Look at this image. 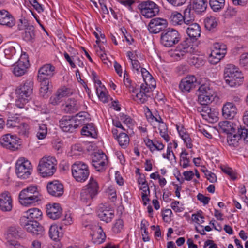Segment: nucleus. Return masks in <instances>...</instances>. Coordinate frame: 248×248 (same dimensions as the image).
<instances>
[{"mask_svg": "<svg viewBox=\"0 0 248 248\" xmlns=\"http://www.w3.org/2000/svg\"><path fill=\"white\" fill-rule=\"evenodd\" d=\"M18 198L20 203L24 206L33 205L41 200L40 189L36 185H31L20 192Z\"/></svg>", "mask_w": 248, "mask_h": 248, "instance_id": "obj_1", "label": "nucleus"}, {"mask_svg": "<svg viewBox=\"0 0 248 248\" xmlns=\"http://www.w3.org/2000/svg\"><path fill=\"white\" fill-rule=\"evenodd\" d=\"M243 77L238 69L232 64H228L224 71L225 83L231 87H235L241 85Z\"/></svg>", "mask_w": 248, "mask_h": 248, "instance_id": "obj_2", "label": "nucleus"}, {"mask_svg": "<svg viewBox=\"0 0 248 248\" xmlns=\"http://www.w3.org/2000/svg\"><path fill=\"white\" fill-rule=\"evenodd\" d=\"M57 160L52 156L44 157L39 161L38 171L42 177L52 176L56 171Z\"/></svg>", "mask_w": 248, "mask_h": 248, "instance_id": "obj_3", "label": "nucleus"}, {"mask_svg": "<svg viewBox=\"0 0 248 248\" xmlns=\"http://www.w3.org/2000/svg\"><path fill=\"white\" fill-rule=\"evenodd\" d=\"M20 225L33 236L41 237L45 233L44 227L37 221L30 220L29 217H23L20 219Z\"/></svg>", "mask_w": 248, "mask_h": 248, "instance_id": "obj_4", "label": "nucleus"}, {"mask_svg": "<svg viewBox=\"0 0 248 248\" xmlns=\"http://www.w3.org/2000/svg\"><path fill=\"white\" fill-rule=\"evenodd\" d=\"M181 36L177 31L174 29H169L164 31L161 34V44L166 47H171L177 44Z\"/></svg>", "mask_w": 248, "mask_h": 248, "instance_id": "obj_5", "label": "nucleus"}, {"mask_svg": "<svg viewBox=\"0 0 248 248\" xmlns=\"http://www.w3.org/2000/svg\"><path fill=\"white\" fill-rule=\"evenodd\" d=\"M32 171L30 162L24 158L18 159L16 164V172L18 177L26 179L29 177Z\"/></svg>", "mask_w": 248, "mask_h": 248, "instance_id": "obj_6", "label": "nucleus"}, {"mask_svg": "<svg viewBox=\"0 0 248 248\" xmlns=\"http://www.w3.org/2000/svg\"><path fill=\"white\" fill-rule=\"evenodd\" d=\"M72 173L76 181L83 182L88 178L90 172L88 167L85 163L78 162L72 166Z\"/></svg>", "mask_w": 248, "mask_h": 248, "instance_id": "obj_7", "label": "nucleus"}, {"mask_svg": "<svg viewBox=\"0 0 248 248\" xmlns=\"http://www.w3.org/2000/svg\"><path fill=\"white\" fill-rule=\"evenodd\" d=\"M138 7L141 14L147 18H152L159 12V6L151 0L142 1L139 4Z\"/></svg>", "mask_w": 248, "mask_h": 248, "instance_id": "obj_8", "label": "nucleus"}, {"mask_svg": "<svg viewBox=\"0 0 248 248\" xmlns=\"http://www.w3.org/2000/svg\"><path fill=\"white\" fill-rule=\"evenodd\" d=\"M226 49L227 46L225 44L221 43H214L209 57L210 62L212 64L218 62L225 56Z\"/></svg>", "mask_w": 248, "mask_h": 248, "instance_id": "obj_9", "label": "nucleus"}, {"mask_svg": "<svg viewBox=\"0 0 248 248\" xmlns=\"http://www.w3.org/2000/svg\"><path fill=\"white\" fill-rule=\"evenodd\" d=\"M78 115L74 117L65 116L60 121V126L62 131L66 132H73L75 129L78 127L77 124Z\"/></svg>", "mask_w": 248, "mask_h": 248, "instance_id": "obj_10", "label": "nucleus"}, {"mask_svg": "<svg viewBox=\"0 0 248 248\" xmlns=\"http://www.w3.org/2000/svg\"><path fill=\"white\" fill-rule=\"evenodd\" d=\"M196 108L197 111L200 113L204 119L211 123L217 120L218 112L215 108L211 109L208 105L201 104Z\"/></svg>", "mask_w": 248, "mask_h": 248, "instance_id": "obj_11", "label": "nucleus"}, {"mask_svg": "<svg viewBox=\"0 0 248 248\" xmlns=\"http://www.w3.org/2000/svg\"><path fill=\"white\" fill-rule=\"evenodd\" d=\"M108 163L107 157L102 151L95 152L92 156V166L97 171L102 172L106 169Z\"/></svg>", "mask_w": 248, "mask_h": 248, "instance_id": "obj_12", "label": "nucleus"}, {"mask_svg": "<svg viewBox=\"0 0 248 248\" xmlns=\"http://www.w3.org/2000/svg\"><path fill=\"white\" fill-rule=\"evenodd\" d=\"M167 26L168 22L166 19L156 17L150 20L148 25V29L151 33L157 34L164 31Z\"/></svg>", "mask_w": 248, "mask_h": 248, "instance_id": "obj_13", "label": "nucleus"}, {"mask_svg": "<svg viewBox=\"0 0 248 248\" xmlns=\"http://www.w3.org/2000/svg\"><path fill=\"white\" fill-rule=\"evenodd\" d=\"M18 139L15 136L6 134L0 138V144L4 148L15 151L18 148L19 145Z\"/></svg>", "mask_w": 248, "mask_h": 248, "instance_id": "obj_14", "label": "nucleus"}, {"mask_svg": "<svg viewBox=\"0 0 248 248\" xmlns=\"http://www.w3.org/2000/svg\"><path fill=\"white\" fill-rule=\"evenodd\" d=\"M47 190L50 195L57 197L62 196L64 192L63 185L57 180L49 182Z\"/></svg>", "mask_w": 248, "mask_h": 248, "instance_id": "obj_15", "label": "nucleus"}, {"mask_svg": "<svg viewBox=\"0 0 248 248\" xmlns=\"http://www.w3.org/2000/svg\"><path fill=\"white\" fill-rule=\"evenodd\" d=\"M29 65V61L27 59L26 55H22L15 63L13 72L16 76H21L26 73Z\"/></svg>", "mask_w": 248, "mask_h": 248, "instance_id": "obj_16", "label": "nucleus"}, {"mask_svg": "<svg viewBox=\"0 0 248 248\" xmlns=\"http://www.w3.org/2000/svg\"><path fill=\"white\" fill-rule=\"evenodd\" d=\"M55 69V67L50 64L44 65L38 71V80H49L54 74Z\"/></svg>", "mask_w": 248, "mask_h": 248, "instance_id": "obj_17", "label": "nucleus"}, {"mask_svg": "<svg viewBox=\"0 0 248 248\" xmlns=\"http://www.w3.org/2000/svg\"><path fill=\"white\" fill-rule=\"evenodd\" d=\"M197 84V78L194 76L190 75L187 76L181 80L179 84V88L183 92H189Z\"/></svg>", "mask_w": 248, "mask_h": 248, "instance_id": "obj_18", "label": "nucleus"}, {"mask_svg": "<svg viewBox=\"0 0 248 248\" xmlns=\"http://www.w3.org/2000/svg\"><path fill=\"white\" fill-rule=\"evenodd\" d=\"M98 217L101 221L107 223L110 222L114 217V211L110 206L103 205L98 211Z\"/></svg>", "mask_w": 248, "mask_h": 248, "instance_id": "obj_19", "label": "nucleus"}, {"mask_svg": "<svg viewBox=\"0 0 248 248\" xmlns=\"http://www.w3.org/2000/svg\"><path fill=\"white\" fill-rule=\"evenodd\" d=\"M22 233L21 230L16 227H10L7 231L6 234V239H7V244L9 246H12L16 247L17 245L16 241L12 240V239H17L21 236Z\"/></svg>", "mask_w": 248, "mask_h": 248, "instance_id": "obj_20", "label": "nucleus"}, {"mask_svg": "<svg viewBox=\"0 0 248 248\" xmlns=\"http://www.w3.org/2000/svg\"><path fill=\"white\" fill-rule=\"evenodd\" d=\"M12 208V200L7 192L0 194V209L3 212L10 211Z\"/></svg>", "mask_w": 248, "mask_h": 248, "instance_id": "obj_21", "label": "nucleus"}, {"mask_svg": "<svg viewBox=\"0 0 248 248\" xmlns=\"http://www.w3.org/2000/svg\"><path fill=\"white\" fill-rule=\"evenodd\" d=\"M222 115L225 119H233L237 113L236 106L231 102L225 104L222 109Z\"/></svg>", "mask_w": 248, "mask_h": 248, "instance_id": "obj_22", "label": "nucleus"}, {"mask_svg": "<svg viewBox=\"0 0 248 248\" xmlns=\"http://www.w3.org/2000/svg\"><path fill=\"white\" fill-rule=\"evenodd\" d=\"M46 207V213L49 217L55 220L60 217L62 214V208L59 204H49Z\"/></svg>", "mask_w": 248, "mask_h": 248, "instance_id": "obj_23", "label": "nucleus"}, {"mask_svg": "<svg viewBox=\"0 0 248 248\" xmlns=\"http://www.w3.org/2000/svg\"><path fill=\"white\" fill-rule=\"evenodd\" d=\"M62 109L66 113H72L78 111L79 105L74 98H68L62 105Z\"/></svg>", "mask_w": 248, "mask_h": 248, "instance_id": "obj_24", "label": "nucleus"}, {"mask_svg": "<svg viewBox=\"0 0 248 248\" xmlns=\"http://www.w3.org/2000/svg\"><path fill=\"white\" fill-rule=\"evenodd\" d=\"M63 231L62 226H58L57 225H52L49 231L50 238L56 242L59 241L63 236Z\"/></svg>", "mask_w": 248, "mask_h": 248, "instance_id": "obj_25", "label": "nucleus"}, {"mask_svg": "<svg viewBox=\"0 0 248 248\" xmlns=\"http://www.w3.org/2000/svg\"><path fill=\"white\" fill-rule=\"evenodd\" d=\"M219 126L221 131L229 135L235 133L237 126L230 121H225L219 122Z\"/></svg>", "mask_w": 248, "mask_h": 248, "instance_id": "obj_26", "label": "nucleus"}, {"mask_svg": "<svg viewBox=\"0 0 248 248\" xmlns=\"http://www.w3.org/2000/svg\"><path fill=\"white\" fill-rule=\"evenodd\" d=\"M183 17L184 18V28H186L185 25L189 26V25L194 23L193 22L195 20V16L194 12L192 11L191 5H188L185 10Z\"/></svg>", "mask_w": 248, "mask_h": 248, "instance_id": "obj_27", "label": "nucleus"}, {"mask_svg": "<svg viewBox=\"0 0 248 248\" xmlns=\"http://www.w3.org/2000/svg\"><path fill=\"white\" fill-rule=\"evenodd\" d=\"M187 35L191 39L197 40L201 35V28L199 25L194 23L186 27Z\"/></svg>", "mask_w": 248, "mask_h": 248, "instance_id": "obj_28", "label": "nucleus"}, {"mask_svg": "<svg viewBox=\"0 0 248 248\" xmlns=\"http://www.w3.org/2000/svg\"><path fill=\"white\" fill-rule=\"evenodd\" d=\"M183 15L177 11L172 12L169 17L170 23L174 26H183Z\"/></svg>", "mask_w": 248, "mask_h": 248, "instance_id": "obj_29", "label": "nucleus"}, {"mask_svg": "<svg viewBox=\"0 0 248 248\" xmlns=\"http://www.w3.org/2000/svg\"><path fill=\"white\" fill-rule=\"evenodd\" d=\"M208 5V0H194L193 9L196 12H202L206 10Z\"/></svg>", "mask_w": 248, "mask_h": 248, "instance_id": "obj_30", "label": "nucleus"}, {"mask_svg": "<svg viewBox=\"0 0 248 248\" xmlns=\"http://www.w3.org/2000/svg\"><path fill=\"white\" fill-rule=\"evenodd\" d=\"M192 47H189L184 42L179 45L175 50L174 54L179 57L184 56L185 54L190 52Z\"/></svg>", "mask_w": 248, "mask_h": 248, "instance_id": "obj_31", "label": "nucleus"}, {"mask_svg": "<svg viewBox=\"0 0 248 248\" xmlns=\"http://www.w3.org/2000/svg\"><path fill=\"white\" fill-rule=\"evenodd\" d=\"M81 134L92 138H95L97 135L95 128L91 124H88L84 125L81 130Z\"/></svg>", "mask_w": 248, "mask_h": 248, "instance_id": "obj_32", "label": "nucleus"}, {"mask_svg": "<svg viewBox=\"0 0 248 248\" xmlns=\"http://www.w3.org/2000/svg\"><path fill=\"white\" fill-rule=\"evenodd\" d=\"M86 188H85L88 192H90L92 195L95 196L98 193V185L97 182L93 178H91L90 182L86 186Z\"/></svg>", "mask_w": 248, "mask_h": 248, "instance_id": "obj_33", "label": "nucleus"}, {"mask_svg": "<svg viewBox=\"0 0 248 248\" xmlns=\"http://www.w3.org/2000/svg\"><path fill=\"white\" fill-rule=\"evenodd\" d=\"M225 0H209V4L211 8L215 12L220 11L225 6Z\"/></svg>", "mask_w": 248, "mask_h": 248, "instance_id": "obj_34", "label": "nucleus"}, {"mask_svg": "<svg viewBox=\"0 0 248 248\" xmlns=\"http://www.w3.org/2000/svg\"><path fill=\"white\" fill-rule=\"evenodd\" d=\"M35 34L33 26H29L23 33L22 37L27 42H33L35 39Z\"/></svg>", "mask_w": 248, "mask_h": 248, "instance_id": "obj_35", "label": "nucleus"}, {"mask_svg": "<svg viewBox=\"0 0 248 248\" xmlns=\"http://www.w3.org/2000/svg\"><path fill=\"white\" fill-rule=\"evenodd\" d=\"M199 94H204L206 96H212L213 98L216 97L215 92L210 88L208 84H202L198 89Z\"/></svg>", "mask_w": 248, "mask_h": 248, "instance_id": "obj_36", "label": "nucleus"}, {"mask_svg": "<svg viewBox=\"0 0 248 248\" xmlns=\"http://www.w3.org/2000/svg\"><path fill=\"white\" fill-rule=\"evenodd\" d=\"M141 73L144 82H150L152 87L155 88V82L150 73L144 68H141Z\"/></svg>", "mask_w": 248, "mask_h": 248, "instance_id": "obj_37", "label": "nucleus"}, {"mask_svg": "<svg viewBox=\"0 0 248 248\" xmlns=\"http://www.w3.org/2000/svg\"><path fill=\"white\" fill-rule=\"evenodd\" d=\"M205 28L209 31H214L217 26V22L213 16L206 17L204 21Z\"/></svg>", "mask_w": 248, "mask_h": 248, "instance_id": "obj_38", "label": "nucleus"}, {"mask_svg": "<svg viewBox=\"0 0 248 248\" xmlns=\"http://www.w3.org/2000/svg\"><path fill=\"white\" fill-rule=\"evenodd\" d=\"M27 212L29 213L28 217L30 220L32 219L40 220L42 218V212L38 208H31L29 209Z\"/></svg>", "mask_w": 248, "mask_h": 248, "instance_id": "obj_39", "label": "nucleus"}, {"mask_svg": "<svg viewBox=\"0 0 248 248\" xmlns=\"http://www.w3.org/2000/svg\"><path fill=\"white\" fill-rule=\"evenodd\" d=\"M106 237L105 233L103 232L102 227L99 226L97 233L93 235V239H94V243L99 244L105 241Z\"/></svg>", "mask_w": 248, "mask_h": 248, "instance_id": "obj_40", "label": "nucleus"}, {"mask_svg": "<svg viewBox=\"0 0 248 248\" xmlns=\"http://www.w3.org/2000/svg\"><path fill=\"white\" fill-rule=\"evenodd\" d=\"M39 81L40 82L41 85L40 89V95L43 97H46L47 96V93L50 89L49 80H45Z\"/></svg>", "mask_w": 248, "mask_h": 248, "instance_id": "obj_41", "label": "nucleus"}, {"mask_svg": "<svg viewBox=\"0 0 248 248\" xmlns=\"http://www.w3.org/2000/svg\"><path fill=\"white\" fill-rule=\"evenodd\" d=\"M121 147L125 148L129 143V138L128 135L125 133H121L119 136H117L116 139Z\"/></svg>", "mask_w": 248, "mask_h": 248, "instance_id": "obj_42", "label": "nucleus"}, {"mask_svg": "<svg viewBox=\"0 0 248 248\" xmlns=\"http://www.w3.org/2000/svg\"><path fill=\"white\" fill-rule=\"evenodd\" d=\"M16 128L17 132L20 135L23 136L24 137H28L29 129L28 124L25 123H21Z\"/></svg>", "mask_w": 248, "mask_h": 248, "instance_id": "obj_43", "label": "nucleus"}, {"mask_svg": "<svg viewBox=\"0 0 248 248\" xmlns=\"http://www.w3.org/2000/svg\"><path fill=\"white\" fill-rule=\"evenodd\" d=\"M237 135L239 140L243 139L244 141L248 143V130L245 128H239L237 126Z\"/></svg>", "mask_w": 248, "mask_h": 248, "instance_id": "obj_44", "label": "nucleus"}, {"mask_svg": "<svg viewBox=\"0 0 248 248\" xmlns=\"http://www.w3.org/2000/svg\"><path fill=\"white\" fill-rule=\"evenodd\" d=\"M240 140L237 134H230L227 136V142L230 146L236 147L238 145V140Z\"/></svg>", "mask_w": 248, "mask_h": 248, "instance_id": "obj_45", "label": "nucleus"}, {"mask_svg": "<svg viewBox=\"0 0 248 248\" xmlns=\"http://www.w3.org/2000/svg\"><path fill=\"white\" fill-rule=\"evenodd\" d=\"M215 98L212 96H206L204 94H199L198 101L200 104L202 105H207L211 103L215 100Z\"/></svg>", "mask_w": 248, "mask_h": 248, "instance_id": "obj_46", "label": "nucleus"}, {"mask_svg": "<svg viewBox=\"0 0 248 248\" xmlns=\"http://www.w3.org/2000/svg\"><path fill=\"white\" fill-rule=\"evenodd\" d=\"M18 88L22 89V90L27 91V94H32L33 82L31 80H27L24 82L23 85H21Z\"/></svg>", "mask_w": 248, "mask_h": 248, "instance_id": "obj_47", "label": "nucleus"}, {"mask_svg": "<svg viewBox=\"0 0 248 248\" xmlns=\"http://www.w3.org/2000/svg\"><path fill=\"white\" fill-rule=\"evenodd\" d=\"M16 101L15 105L20 108H22L23 111H26L28 107L26 106V104L28 102V99L24 98L18 97Z\"/></svg>", "mask_w": 248, "mask_h": 248, "instance_id": "obj_48", "label": "nucleus"}, {"mask_svg": "<svg viewBox=\"0 0 248 248\" xmlns=\"http://www.w3.org/2000/svg\"><path fill=\"white\" fill-rule=\"evenodd\" d=\"M47 129L45 124H40L38 131L37 134L38 138L40 140L44 139L47 134Z\"/></svg>", "mask_w": 248, "mask_h": 248, "instance_id": "obj_49", "label": "nucleus"}, {"mask_svg": "<svg viewBox=\"0 0 248 248\" xmlns=\"http://www.w3.org/2000/svg\"><path fill=\"white\" fill-rule=\"evenodd\" d=\"M81 200L85 203H88L94 197L91 193L88 192L85 189H83L80 194Z\"/></svg>", "mask_w": 248, "mask_h": 248, "instance_id": "obj_50", "label": "nucleus"}, {"mask_svg": "<svg viewBox=\"0 0 248 248\" xmlns=\"http://www.w3.org/2000/svg\"><path fill=\"white\" fill-rule=\"evenodd\" d=\"M19 117L16 116L12 117L7 122V125L8 127H17L20 124Z\"/></svg>", "mask_w": 248, "mask_h": 248, "instance_id": "obj_51", "label": "nucleus"}, {"mask_svg": "<svg viewBox=\"0 0 248 248\" xmlns=\"http://www.w3.org/2000/svg\"><path fill=\"white\" fill-rule=\"evenodd\" d=\"M15 20L14 17L11 14H9V15L5 18L3 22L1 24V25L6 26L8 27H12L15 25Z\"/></svg>", "mask_w": 248, "mask_h": 248, "instance_id": "obj_52", "label": "nucleus"}, {"mask_svg": "<svg viewBox=\"0 0 248 248\" xmlns=\"http://www.w3.org/2000/svg\"><path fill=\"white\" fill-rule=\"evenodd\" d=\"M26 92L27 91L22 90V89L18 88L16 90V93L18 97L27 98L29 101L31 98V96L32 94H27Z\"/></svg>", "mask_w": 248, "mask_h": 248, "instance_id": "obj_53", "label": "nucleus"}, {"mask_svg": "<svg viewBox=\"0 0 248 248\" xmlns=\"http://www.w3.org/2000/svg\"><path fill=\"white\" fill-rule=\"evenodd\" d=\"M26 92L27 91L22 90V89L18 88L16 90V93L18 97L27 98L29 101L31 98V96L32 94H27Z\"/></svg>", "mask_w": 248, "mask_h": 248, "instance_id": "obj_54", "label": "nucleus"}, {"mask_svg": "<svg viewBox=\"0 0 248 248\" xmlns=\"http://www.w3.org/2000/svg\"><path fill=\"white\" fill-rule=\"evenodd\" d=\"M203 62V61L202 58L197 56H193L190 58V64L196 67H198L202 65Z\"/></svg>", "mask_w": 248, "mask_h": 248, "instance_id": "obj_55", "label": "nucleus"}, {"mask_svg": "<svg viewBox=\"0 0 248 248\" xmlns=\"http://www.w3.org/2000/svg\"><path fill=\"white\" fill-rule=\"evenodd\" d=\"M123 221L121 219H117L112 228L113 232L118 233L121 232L123 228Z\"/></svg>", "mask_w": 248, "mask_h": 248, "instance_id": "obj_56", "label": "nucleus"}, {"mask_svg": "<svg viewBox=\"0 0 248 248\" xmlns=\"http://www.w3.org/2000/svg\"><path fill=\"white\" fill-rule=\"evenodd\" d=\"M57 93L59 94V95L61 97V98L62 97L68 96L72 94V92H71L69 88H67L65 87H63L61 89H59Z\"/></svg>", "mask_w": 248, "mask_h": 248, "instance_id": "obj_57", "label": "nucleus"}, {"mask_svg": "<svg viewBox=\"0 0 248 248\" xmlns=\"http://www.w3.org/2000/svg\"><path fill=\"white\" fill-rule=\"evenodd\" d=\"M221 169L222 171L224 173L228 175L232 180H234L236 179L237 177L236 176L235 173L234 172L232 168L226 167H221Z\"/></svg>", "mask_w": 248, "mask_h": 248, "instance_id": "obj_58", "label": "nucleus"}, {"mask_svg": "<svg viewBox=\"0 0 248 248\" xmlns=\"http://www.w3.org/2000/svg\"><path fill=\"white\" fill-rule=\"evenodd\" d=\"M202 171L210 182L213 183L217 182V178L215 174L207 170H203Z\"/></svg>", "mask_w": 248, "mask_h": 248, "instance_id": "obj_59", "label": "nucleus"}, {"mask_svg": "<svg viewBox=\"0 0 248 248\" xmlns=\"http://www.w3.org/2000/svg\"><path fill=\"white\" fill-rule=\"evenodd\" d=\"M136 97L138 99V103L143 104L147 101L148 95L145 93V92L140 91L137 93Z\"/></svg>", "mask_w": 248, "mask_h": 248, "instance_id": "obj_60", "label": "nucleus"}, {"mask_svg": "<svg viewBox=\"0 0 248 248\" xmlns=\"http://www.w3.org/2000/svg\"><path fill=\"white\" fill-rule=\"evenodd\" d=\"M4 57L8 59H10L16 53V49L14 46H10L4 51Z\"/></svg>", "mask_w": 248, "mask_h": 248, "instance_id": "obj_61", "label": "nucleus"}, {"mask_svg": "<svg viewBox=\"0 0 248 248\" xmlns=\"http://www.w3.org/2000/svg\"><path fill=\"white\" fill-rule=\"evenodd\" d=\"M192 219L199 225L204 222V217L199 212L192 215Z\"/></svg>", "mask_w": 248, "mask_h": 248, "instance_id": "obj_62", "label": "nucleus"}, {"mask_svg": "<svg viewBox=\"0 0 248 248\" xmlns=\"http://www.w3.org/2000/svg\"><path fill=\"white\" fill-rule=\"evenodd\" d=\"M240 64L243 67H248V53L241 55L240 59Z\"/></svg>", "mask_w": 248, "mask_h": 248, "instance_id": "obj_63", "label": "nucleus"}, {"mask_svg": "<svg viewBox=\"0 0 248 248\" xmlns=\"http://www.w3.org/2000/svg\"><path fill=\"white\" fill-rule=\"evenodd\" d=\"M61 99L59 94L56 93L50 98L49 103L53 105H56L61 102Z\"/></svg>", "mask_w": 248, "mask_h": 248, "instance_id": "obj_64", "label": "nucleus"}]
</instances>
